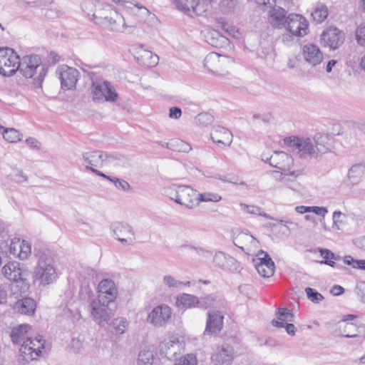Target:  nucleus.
<instances>
[{
	"instance_id": "53",
	"label": "nucleus",
	"mask_w": 365,
	"mask_h": 365,
	"mask_svg": "<svg viewBox=\"0 0 365 365\" xmlns=\"http://www.w3.org/2000/svg\"><path fill=\"white\" fill-rule=\"evenodd\" d=\"M198 306L201 308L207 309V307H212L215 305L216 299L213 295L209 294L198 299Z\"/></svg>"
},
{
	"instance_id": "50",
	"label": "nucleus",
	"mask_w": 365,
	"mask_h": 365,
	"mask_svg": "<svg viewBox=\"0 0 365 365\" xmlns=\"http://www.w3.org/2000/svg\"><path fill=\"white\" fill-rule=\"evenodd\" d=\"M227 255L225 253L221 251L216 252L213 257V262L215 265L220 269H224L226 264Z\"/></svg>"
},
{
	"instance_id": "7",
	"label": "nucleus",
	"mask_w": 365,
	"mask_h": 365,
	"mask_svg": "<svg viewBox=\"0 0 365 365\" xmlns=\"http://www.w3.org/2000/svg\"><path fill=\"white\" fill-rule=\"evenodd\" d=\"M93 101L115 102L118 93L114 87L107 81H93L91 86Z\"/></svg>"
},
{
	"instance_id": "28",
	"label": "nucleus",
	"mask_w": 365,
	"mask_h": 365,
	"mask_svg": "<svg viewBox=\"0 0 365 365\" xmlns=\"http://www.w3.org/2000/svg\"><path fill=\"white\" fill-rule=\"evenodd\" d=\"M36 308V302L31 297H24L18 300L14 305V309L19 313L26 315L34 314Z\"/></svg>"
},
{
	"instance_id": "39",
	"label": "nucleus",
	"mask_w": 365,
	"mask_h": 365,
	"mask_svg": "<svg viewBox=\"0 0 365 365\" xmlns=\"http://www.w3.org/2000/svg\"><path fill=\"white\" fill-rule=\"evenodd\" d=\"M98 3L92 0H85L81 4V9L83 14L90 19L93 21L94 15L97 9Z\"/></svg>"
},
{
	"instance_id": "25",
	"label": "nucleus",
	"mask_w": 365,
	"mask_h": 365,
	"mask_svg": "<svg viewBox=\"0 0 365 365\" xmlns=\"http://www.w3.org/2000/svg\"><path fill=\"white\" fill-rule=\"evenodd\" d=\"M108 153L101 150H95L83 154V159L88 164L87 165L93 168H101L106 161V157Z\"/></svg>"
},
{
	"instance_id": "6",
	"label": "nucleus",
	"mask_w": 365,
	"mask_h": 365,
	"mask_svg": "<svg viewBox=\"0 0 365 365\" xmlns=\"http://www.w3.org/2000/svg\"><path fill=\"white\" fill-rule=\"evenodd\" d=\"M20 66V58L13 49L0 48V74L11 76L19 70Z\"/></svg>"
},
{
	"instance_id": "26",
	"label": "nucleus",
	"mask_w": 365,
	"mask_h": 365,
	"mask_svg": "<svg viewBox=\"0 0 365 365\" xmlns=\"http://www.w3.org/2000/svg\"><path fill=\"white\" fill-rule=\"evenodd\" d=\"M135 58L141 65L147 67H153L158 63L159 57L150 51L145 50L143 46L136 52Z\"/></svg>"
},
{
	"instance_id": "13",
	"label": "nucleus",
	"mask_w": 365,
	"mask_h": 365,
	"mask_svg": "<svg viewBox=\"0 0 365 365\" xmlns=\"http://www.w3.org/2000/svg\"><path fill=\"white\" fill-rule=\"evenodd\" d=\"M110 229L114 237L121 243L130 245L135 242V232L130 225L115 222L111 225Z\"/></svg>"
},
{
	"instance_id": "63",
	"label": "nucleus",
	"mask_w": 365,
	"mask_h": 365,
	"mask_svg": "<svg viewBox=\"0 0 365 365\" xmlns=\"http://www.w3.org/2000/svg\"><path fill=\"white\" fill-rule=\"evenodd\" d=\"M180 249L183 250H186L188 251H195L197 254H200L202 252H204V250L201 247H196L192 245L185 244L180 247Z\"/></svg>"
},
{
	"instance_id": "15",
	"label": "nucleus",
	"mask_w": 365,
	"mask_h": 365,
	"mask_svg": "<svg viewBox=\"0 0 365 365\" xmlns=\"http://www.w3.org/2000/svg\"><path fill=\"white\" fill-rule=\"evenodd\" d=\"M171 309L166 304L155 307L149 314L147 321L155 327L165 326L171 318Z\"/></svg>"
},
{
	"instance_id": "29",
	"label": "nucleus",
	"mask_w": 365,
	"mask_h": 365,
	"mask_svg": "<svg viewBox=\"0 0 365 365\" xmlns=\"http://www.w3.org/2000/svg\"><path fill=\"white\" fill-rule=\"evenodd\" d=\"M233 243L242 250H245L249 249L246 247L248 244L251 246L256 247L258 242L252 235L248 233L241 232L233 238Z\"/></svg>"
},
{
	"instance_id": "36",
	"label": "nucleus",
	"mask_w": 365,
	"mask_h": 365,
	"mask_svg": "<svg viewBox=\"0 0 365 365\" xmlns=\"http://www.w3.org/2000/svg\"><path fill=\"white\" fill-rule=\"evenodd\" d=\"M365 174V166L361 164L353 165L349 170L348 177L353 183H357Z\"/></svg>"
},
{
	"instance_id": "31",
	"label": "nucleus",
	"mask_w": 365,
	"mask_h": 365,
	"mask_svg": "<svg viewBox=\"0 0 365 365\" xmlns=\"http://www.w3.org/2000/svg\"><path fill=\"white\" fill-rule=\"evenodd\" d=\"M31 327L28 324H22L12 329L11 333V338L14 343L24 344V341H26L28 332Z\"/></svg>"
},
{
	"instance_id": "57",
	"label": "nucleus",
	"mask_w": 365,
	"mask_h": 365,
	"mask_svg": "<svg viewBox=\"0 0 365 365\" xmlns=\"http://www.w3.org/2000/svg\"><path fill=\"white\" fill-rule=\"evenodd\" d=\"M354 292L363 303H365V282L356 283Z\"/></svg>"
},
{
	"instance_id": "34",
	"label": "nucleus",
	"mask_w": 365,
	"mask_h": 365,
	"mask_svg": "<svg viewBox=\"0 0 365 365\" xmlns=\"http://www.w3.org/2000/svg\"><path fill=\"white\" fill-rule=\"evenodd\" d=\"M257 272L264 277H269L274 274V263L271 258L268 259L267 262L258 263L255 264Z\"/></svg>"
},
{
	"instance_id": "43",
	"label": "nucleus",
	"mask_w": 365,
	"mask_h": 365,
	"mask_svg": "<svg viewBox=\"0 0 365 365\" xmlns=\"http://www.w3.org/2000/svg\"><path fill=\"white\" fill-rule=\"evenodd\" d=\"M241 209L247 213L263 216L267 219L274 220V218L268 214L263 212L260 207L255 205H247L244 203L240 204Z\"/></svg>"
},
{
	"instance_id": "44",
	"label": "nucleus",
	"mask_w": 365,
	"mask_h": 365,
	"mask_svg": "<svg viewBox=\"0 0 365 365\" xmlns=\"http://www.w3.org/2000/svg\"><path fill=\"white\" fill-rule=\"evenodd\" d=\"M113 2L124 6L128 9H134L138 13L142 14L143 15H148L149 14V11L144 6H138L136 4L131 1H123V0H113Z\"/></svg>"
},
{
	"instance_id": "48",
	"label": "nucleus",
	"mask_w": 365,
	"mask_h": 365,
	"mask_svg": "<svg viewBox=\"0 0 365 365\" xmlns=\"http://www.w3.org/2000/svg\"><path fill=\"white\" fill-rule=\"evenodd\" d=\"M168 148H173L176 147V148L179 151L187 152L191 149L189 145L186 144L184 141L180 140H173L170 142L168 143L166 145Z\"/></svg>"
},
{
	"instance_id": "42",
	"label": "nucleus",
	"mask_w": 365,
	"mask_h": 365,
	"mask_svg": "<svg viewBox=\"0 0 365 365\" xmlns=\"http://www.w3.org/2000/svg\"><path fill=\"white\" fill-rule=\"evenodd\" d=\"M319 252L321 256L324 259V261L322 262V263H324L332 267H334L336 263L334 260H337L340 258V257L335 255L334 253L327 249H320Z\"/></svg>"
},
{
	"instance_id": "11",
	"label": "nucleus",
	"mask_w": 365,
	"mask_h": 365,
	"mask_svg": "<svg viewBox=\"0 0 365 365\" xmlns=\"http://www.w3.org/2000/svg\"><path fill=\"white\" fill-rule=\"evenodd\" d=\"M91 313L96 322L101 324L103 322H108L113 315L115 308V304L101 303L99 300H93L90 304Z\"/></svg>"
},
{
	"instance_id": "38",
	"label": "nucleus",
	"mask_w": 365,
	"mask_h": 365,
	"mask_svg": "<svg viewBox=\"0 0 365 365\" xmlns=\"http://www.w3.org/2000/svg\"><path fill=\"white\" fill-rule=\"evenodd\" d=\"M0 130H3V137L9 143H16L21 140L22 135L15 128H4L0 126Z\"/></svg>"
},
{
	"instance_id": "20",
	"label": "nucleus",
	"mask_w": 365,
	"mask_h": 365,
	"mask_svg": "<svg viewBox=\"0 0 365 365\" xmlns=\"http://www.w3.org/2000/svg\"><path fill=\"white\" fill-rule=\"evenodd\" d=\"M287 11L282 7L274 6L269 12L268 23L274 29H284L287 20Z\"/></svg>"
},
{
	"instance_id": "3",
	"label": "nucleus",
	"mask_w": 365,
	"mask_h": 365,
	"mask_svg": "<svg viewBox=\"0 0 365 365\" xmlns=\"http://www.w3.org/2000/svg\"><path fill=\"white\" fill-rule=\"evenodd\" d=\"M19 70L26 78H34L35 83L41 86L47 73L46 65L42 63L40 56L31 54L24 56L20 60Z\"/></svg>"
},
{
	"instance_id": "32",
	"label": "nucleus",
	"mask_w": 365,
	"mask_h": 365,
	"mask_svg": "<svg viewBox=\"0 0 365 365\" xmlns=\"http://www.w3.org/2000/svg\"><path fill=\"white\" fill-rule=\"evenodd\" d=\"M198 298L190 294H181L177 297L176 304L178 307L185 309L195 307L198 306Z\"/></svg>"
},
{
	"instance_id": "58",
	"label": "nucleus",
	"mask_w": 365,
	"mask_h": 365,
	"mask_svg": "<svg viewBox=\"0 0 365 365\" xmlns=\"http://www.w3.org/2000/svg\"><path fill=\"white\" fill-rule=\"evenodd\" d=\"M110 182H113L117 188L124 191H128L130 188V185L127 181L118 178L113 177Z\"/></svg>"
},
{
	"instance_id": "27",
	"label": "nucleus",
	"mask_w": 365,
	"mask_h": 365,
	"mask_svg": "<svg viewBox=\"0 0 365 365\" xmlns=\"http://www.w3.org/2000/svg\"><path fill=\"white\" fill-rule=\"evenodd\" d=\"M211 359L215 365H230L232 361V350L224 347L217 349Z\"/></svg>"
},
{
	"instance_id": "61",
	"label": "nucleus",
	"mask_w": 365,
	"mask_h": 365,
	"mask_svg": "<svg viewBox=\"0 0 365 365\" xmlns=\"http://www.w3.org/2000/svg\"><path fill=\"white\" fill-rule=\"evenodd\" d=\"M310 207V212H314L317 215H320L324 217V215L328 212V210L326 207H317V206H309Z\"/></svg>"
},
{
	"instance_id": "55",
	"label": "nucleus",
	"mask_w": 365,
	"mask_h": 365,
	"mask_svg": "<svg viewBox=\"0 0 365 365\" xmlns=\"http://www.w3.org/2000/svg\"><path fill=\"white\" fill-rule=\"evenodd\" d=\"M240 269V264L237 262L236 259L234 257L228 255L226 260V264L224 267V270H229V271H237Z\"/></svg>"
},
{
	"instance_id": "22",
	"label": "nucleus",
	"mask_w": 365,
	"mask_h": 365,
	"mask_svg": "<svg viewBox=\"0 0 365 365\" xmlns=\"http://www.w3.org/2000/svg\"><path fill=\"white\" fill-rule=\"evenodd\" d=\"M211 138L215 143L230 146L232 141V134L224 127L215 126L211 132Z\"/></svg>"
},
{
	"instance_id": "47",
	"label": "nucleus",
	"mask_w": 365,
	"mask_h": 365,
	"mask_svg": "<svg viewBox=\"0 0 365 365\" xmlns=\"http://www.w3.org/2000/svg\"><path fill=\"white\" fill-rule=\"evenodd\" d=\"M222 197L217 193L204 192L197 194V200L200 202H219Z\"/></svg>"
},
{
	"instance_id": "40",
	"label": "nucleus",
	"mask_w": 365,
	"mask_h": 365,
	"mask_svg": "<svg viewBox=\"0 0 365 365\" xmlns=\"http://www.w3.org/2000/svg\"><path fill=\"white\" fill-rule=\"evenodd\" d=\"M312 19L317 23L323 22L328 16V9L324 5H320L316 7L314 11L311 14Z\"/></svg>"
},
{
	"instance_id": "10",
	"label": "nucleus",
	"mask_w": 365,
	"mask_h": 365,
	"mask_svg": "<svg viewBox=\"0 0 365 365\" xmlns=\"http://www.w3.org/2000/svg\"><path fill=\"white\" fill-rule=\"evenodd\" d=\"M291 35L304 36L307 34L309 25L307 19L300 14H290L287 16L284 28Z\"/></svg>"
},
{
	"instance_id": "46",
	"label": "nucleus",
	"mask_w": 365,
	"mask_h": 365,
	"mask_svg": "<svg viewBox=\"0 0 365 365\" xmlns=\"http://www.w3.org/2000/svg\"><path fill=\"white\" fill-rule=\"evenodd\" d=\"M217 23L219 27L227 32L229 35L235 36V34L238 32L235 26L227 23L223 18L217 19Z\"/></svg>"
},
{
	"instance_id": "16",
	"label": "nucleus",
	"mask_w": 365,
	"mask_h": 365,
	"mask_svg": "<svg viewBox=\"0 0 365 365\" xmlns=\"http://www.w3.org/2000/svg\"><path fill=\"white\" fill-rule=\"evenodd\" d=\"M344 39V34L336 27L327 29L321 35L322 43L333 50L338 48Z\"/></svg>"
},
{
	"instance_id": "8",
	"label": "nucleus",
	"mask_w": 365,
	"mask_h": 365,
	"mask_svg": "<svg viewBox=\"0 0 365 365\" xmlns=\"http://www.w3.org/2000/svg\"><path fill=\"white\" fill-rule=\"evenodd\" d=\"M177 9L193 16L202 15L209 7L208 0H172Z\"/></svg>"
},
{
	"instance_id": "62",
	"label": "nucleus",
	"mask_w": 365,
	"mask_h": 365,
	"mask_svg": "<svg viewBox=\"0 0 365 365\" xmlns=\"http://www.w3.org/2000/svg\"><path fill=\"white\" fill-rule=\"evenodd\" d=\"M182 115V110L178 107H171L169 110V117L170 118L178 119Z\"/></svg>"
},
{
	"instance_id": "59",
	"label": "nucleus",
	"mask_w": 365,
	"mask_h": 365,
	"mask_svg": "<svg viewBox=\"0 0 365 365\" xmlns=\"http://www.w3.org/2000/svg\"><path fill=\"white\" fill-rule=\"evenodd\" d=\"M21 241L20 239H14L11 242L10 244V253L12 254L14 256H16L19 257V252L21 248Z\"/></svg>"
},
{
	"instance_id": "41",
	"label": "nucleus",
	"mask_w": 365,
	"mask_h": 365,
	"mask_svg": "<svg viewBox=\"0 0 365 365\" xmlns=\"http://www.w3.org/2000/svg\"><path fill=\"white\" fill-rule=\"evenodd\" d=\"M163 284L169 289H178L182 285L190 286V282H182L177 280L171 275H165L163 279Z\"/></svg>"
},
{
	"instance_id": "1",
	"label": "nucleus",
	"mask_w": 365,
	"mask_h": 365,
	"mask_svg": "<svg viewBox=\"0 0 365 365\" xmlns=\"http://www.w3.org/2000/svg\"><path fill=\"white\" fill-rule=\"evenodd\" d=\"M93 15L95 24L113 32H123L125 27L124 18L109 4L98 2L97 9Z\"/></svg>"
},
{
	"instance_id": "52",
	"label": "nucleus",
	"mask_w": 365,
	"mask_h": 365,
	"mask_svg": "<svg viewBox=\"0 0 365 365\" xmlns=\"http://www.w3.org/2000/svg\"><path fill=\"white\" fill-rule=\"evenodd\" d=\"M19 252V258L20 259H26L31 253V245L26 240H22L21 248Z\"/></svg>"
},
{
	"instance_id": "37",
	"label": "nucleus",
	"mask_w": 365,
	"mask_h": 365,
	"mask_svg": "<svg viewBox=\"0 0 365 365\" xmlns=\"http://www.w3.org/2000/svg\"><path fill=\"white\" fill-rule=\"evenodd\" d=\"M154 361L153 351L149 348L145 347L140 351L138 358V365H153Z\"/></svg>"
},
{
	"instance_id": "51",
	"label": "nucleus",
	"mask_w": 365,
	"mask_h": 365,
	"mask_svg": "<svg viewBox=\"0 0 365 365\" xmlns=\"http://www.w3.org/2000/svg\"><path fill=\"white\" fill-rule=\"evenodd\" d=\"M8 178L17 183H21L28 180V177L24 175V172L18 169L14 170V171L8 175Z\"/></svg>"
},
{
	"instance_id": "14",
	"label": "nucleus",
	"mask_w": 365,
	"mask_h": 365,
	"mask_svg": "<svg viewBox=\"0 0 365 365\" xmlns=\"http://www.w3.org/2000/svg\"><path fill=\"white\" fill-rule=\"evenodd\" d=\"M56 73L58 75L63 89L72 90L76 88L80 74L77 69L63 65L58 68Z\"/></svg>"
},
{
	"instance_id": "4",
	"label": "nucleus",
	"mask_w": 365,
	"mask_h": 365,
	"mask_svg": "<svg viewBox=\"0 0 365 365\" xmlns=\"http://www.w3.org/2000/svg\"><path fill=\"white\" fill-rule=\"evenodd\" d=\"M263 160L269 162L271 166L277 168L282 172L289 171L288 173L282 174V180L284 182L293 180L299 175V171H290L291 166L293 165V158L284 152L275 151L269 158Z\"/></svg>"
},
{
	"instance_id": "33",
	"label": "nucleus",
	"mask_w": 365,
	"mask_h": 365,
	"mask_svg": "<svg viewBox=\"0 0 365 365\" xmlns=\"http://www.w3.org/2000/svg\"><path fill=\"white\" fill-rule=\"evenodd\" d=\"M340 334L346 338H356L359 336L360 331L356 325L352 322H344L339 327Z\"/></svg>"
},
{
	"instance_id": "45",
	"label": "nucleus",
	"mask_w": 365,
	"mask_h": 365,
	"mask_svg": "<svg viewBox=\"0 0 365 365\" xmlns=\"http://www.w3.org/2000/svg\"><path fill=\"white\" fill-rule=\"evenodd\" d=\"M113 329L116 334H122L125 332L128 322L124 318L115 319L112 322L111 324Z\"/></svg>"
},
{
	"instance_id": "35",
	"label": "nucleus",
	"mask_w": 365,
	"mask_h": 365,
	"mask_svg": "<svg viewBox=\"0 0 365 365\" xmlns=\"http://www.w3.org/2000/svg\"><path fill=\"white\" fill-rule=\"evenodd\" d=\"M207 42L214 47H220L227 41V38L220 34L216 30L210 31L207 35Z\"/></svg>"
},
{
	"instance_id": "64",
	"label": "nucleus",
	"mask_w": 365,
	"mask_h": 365,
	"mask_svg": "<svg viewBox=\"0 0 365 365\" xmlns=\"http://www.w3.org/2000/svg\"><path fill=\"white\" fill-rule=\"evenodd\" d=\"M86 169L87 170H90L91 171L92 173H95L96 175L98 176H101L103 178H106L110 181H111L112 180V178L113 177H110V176H108V175H106V174H104L103 173L101 172L100 170L91 167V166H89V165H86Z\"/></svg>"
},
{
	"instance_id": "21",
	"label": "nucleus",
	"mask_w": 365,
	"mask_h": 365,
	"mask_svg": "<svg viewBox=\"0 0 365 365\" xmlns=\"http://www.w3.org/2000/svg\"><path fill=\"white\" fill-rule=\"evenodd\" d=\"M223 325V317L217 311H210L207 313L206 328L204 334H216L219 332Z\"/></svg>"
},
{
	"instance_id": "30",
	"label": "nucleus",
	"mask_w": 365,
	"mask_h": 365,
	"mask_svg": "<svg viewBox=\"0 0 365 365\" xmlns=\"http://www.w3.org/2000/svg\"><path fill=\"white\" fill-rule=\"evenodd\" d=\"M277 320L273 319L272 324L274 327L282 328L285 325L287 322H292L294 319V314L287 308H279L276 312Z\"/></svg>"
},
{
	"instance_id": "2",
	"label": "nucleus",
	"mask_w": 365,
	"mask_h": 365,
	"mask_svg": "<svg viewBox=\"0 0 365 365\" xmlns=\"http://www.w3.org/2000/svg\"><path fill=\"white\" fill-rule=\"evenodd\" d=\"M36 256L38 261L34 272V281L43 286L54 282L58 275L53 259L46 250H38Z\"/></svg>"
},
{
	"instance_id": "56",
	"label": "nucleus",
	"mask_w": 365,
	"mask_h": 365,
	"mask_svg": "<svg viewBox=\"0 0 365 365\" xmlns=\"http://www.w3.org/2000/svg\"><path fill=\"white\" fill-rule=\"evenodd\" d=\"M356 38L361 46H365V23L361 24L356 30Z\"/></svg>"
},
{
	"instance_id": "23",
	"label": "nucleus",
	"mask_w": 365,
	"mask_h": 365,
	"mask_svg": "<svg viewBox=\"0 0 365 365\" xmlns=\"http://www.w3.org/2000/svg\"><path fill=\"white\" fill-rule=\"evenodd\" d=\"M303 55L305 61L314 66L319 64L323 59L322 53L319 47L312 43L304 46Z\"/></svg>"
},
{
	"instance_id": "49",
	"label": "nucleus",
	"mask_w": 365,
	"mask_h": 365,
	"mask_svg": "<svg viewBox=\"0 0 365 365\" xmlns=\"http://www.w3.org/2000/svg\"><path fill=\"white\" fill-rule=\"evenodd\" d=\"M307 298L313 303H319L324 299V297L313 288L307 287L305 289Z\"/></svg>"
},
{
	"instance_id": "12",
	"label": "nucleus",
	"mask_w": 365,
	"mask_h": 365,
	"mask_svg": "<svg viewBox=\"0 0 365 365\" xmlns=\"http://www.w3.org/2000/svg\"><path fill=\"white\" fill-rule=\"evenodd\" d=\"M98 299L101 303L115 304V299L118 295V289L112 279H105L101 280L98 284Z\"/></svg>"
},
{
	"instance_id": "9",
	"label": "nucleus",
	"mask_w": 365,
	"mask_h": 365,
	"mask_svg": "<svg viewBox=\"0 0 365 365\" xmlns=\"http://www.w3.org/2000/svg\"><path fill=\"white\" fill-rule=\"evenodd\" d=\"M170 198L175 202L187 208H192L195 201L197 200V194L191 187L187 185L178 186L175 192L170 193Z\"/></svg>"
},
{
	"instance_id": "60",
	"label": "nucleus",
	"mask_w": 365,
	"mask_h": 365,
	"mask_svg": "<svg viewBox=\"0 0 365 365\" xmlns=\"http://www.w3.org/2000/svg\"><path fill=\"white\" fill-rule=\"evenodd\" d=\"M215 178L219 179L225 182H229V183H232V184H240V185L245 184L244 182H239L238 178L234 177V176L228 178V176H227V175H217L215 177Z\"/></svg>"
},
{
	"instance_id": "54",
	"label": "nucleus",
	"mask_w": 365,
	"mask_h": 365,
	"mask_svg": "<svg viewBox=\"0 0 365 365\" xmlns=\"http://www.w3.org/2000/svg\"><path fill=\"white\" fill-rule=\"evenodd\" d=\"M175 365H197V359L192 354H188L181 357Z\"/></svg>"
},
{
	"instance_id": "18",
	"label": "nucleus",
	"mask_w": 365,
	"mask_h": 365,
	"mask_svg": "<svg viewBox=\"0 0 365 365\" xmlns=\"http://www.w3.org/2000/svg\"><path fill=\"white\" fill-rule=\"evenodd\" d=\"M180 344L178 337L172 336L160 342L159 345L160 354L168 360H173L180 352Z\"/></svg>"
},
{
	"instance_id": "19",
	"label": "nucleus",
	"mask_w": 365,
	"mask_h": 365,
	"mask_svg": "<svg viewBox=\"0 0 365 365\" xmlns=\"http://www.w3.org/2000/svg\"><path fill=\"white\" fill-rule=\"evenodd\" d=\"M317 158L331 152L334 148L333 139L327 134L317 133L312 139Z\"/></svg>"
},
{
	"instance_id": "5",
	"label": "nucleus",
	"mask_w": 365,
	"mask_h": 365,
	"mask_svg": "<svg viewBox=\"0 0 365 365\" xmlns=\"http://www.w3.org/2000/svg\"><path fill=\"white\" fill-rule=\"evenodd\" d=\"M284 143L300 158H317L314 143L311 138H302L297 136L287 137L284 139Z\"/></svg>"
},
{
	"instance_id": "24",
	"label": "nucleus",
	"mask_w": 365,
	"mask_h": 365,
	"mask_svg": "<svg viewBox=\"0 0 365 365\" xmlns=\"http://www.w3.org/2000/svg\"><path fill=\"white\" fill-rule=\"evenodd\" d=\"M1 272L2 274L10 281L18 282L23 280L20 264L17 262H11L6 264L2 267Z\"/></svg>"
},
{
	"instance_id": "17",
	"label": "nucleus",
	"mask_w": 365,
	"mask_h": 365,
	"mask_svg": "<svg viewBox=\"0 0 365 365\" xmlns=\"http://www.w3.org/2000/svg\"><path fill=\"white\" fill-rule=\"evenodd\" d=\"M44 348V344L42 343V339L35 338L31 339V337L27 338L26 341H24V344L19 349L20 355L25 360L28 361V359H34V357L33 354L34 353L36 356H39L41 353V349Z\"/></svg>"
}]
</instances>
